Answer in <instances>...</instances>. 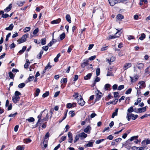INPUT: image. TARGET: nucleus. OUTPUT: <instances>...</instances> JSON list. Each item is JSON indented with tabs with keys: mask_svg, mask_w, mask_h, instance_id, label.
Here are the masks:
<instances>
[{
	"mask_svg": "<svg viewBox=\"0 0 150 150\" xmlns=\"http://www.w3.org/2000/svg\"><path fill=\"white\" fill-rule=\"evenodd\" d=\"M138 117V115H134V114L132 113L129 114L127 113L126 118L127 120L129 121L131 118H132V120H135Z\"/></svg>",
	"mask_w": 150,
	"mask_h": 150,
	"instance_id": "obj_1",
	"label": "nucleus"
},
{
	"mask_svg": "<svg viewBox=\"0 0 150 150\" xmlns=\"http://www.w3.org/2000/svg\"><path fill=\"white\" fill-rule=\"evenodd\" d=\"M29 34L26 33L23 35L21 38L17 40V41H19L18 44H21L22 43L25 42L26 41V38L28 37Z\"/></svg>",
	"mask_w": 150,
	"mask_h": 150,
	"instance_id": "obj_2",
	"label": "nucleus"
},
{
	"mask_svg": "<svg viewBox=\"0 0 150 150\" xmlns=\"http://www.w3.org/2000/svg\"><path fill=\"white\" fill-rule=\"evenodd\" d=\"M76 100L78 103L81 106L84 105L85 103V102L83 100L82 97L81 96H80L79 98H78Z\"/></svg>",
	"mask_w": 150,
	"mask_h": 150,
	"instance_id": "obj_3",
	"label": "nucleus"
},
{
	"mask_svg": "<svg viewBox=\"0 0 150 150\" xmlns=\"http://www.w3.org/2000/svg\"><path fill=\"white\" fill-rule=\"evenodd\" d=\"M120 30H118L117 32L114 35H110L109 36H108V37H107V40H109L110 39H114V38H117L119 37L120 35V34H119L118 35H116L117 34V33L119 32H120Z\"/></svg>",
	"mask_w": 150,
	"mask_h": 150,
	"instance_id": "obj_4",
	"label": "nucleus"
},
{
	"mask_svg": "<svg viewBox=\"0 0 150 150\" xmlns=\"http://www.w3.org/2000/svg\"><path fill=\"white\" fill-rule=\"evenodd\" d=\"M132 144V143L130 142L129 141L127 140L126 141V143L124 144V146L128 150H130L131 148V146Z\"/></svg>",
	"mask_w": 150,
	"mask_h": 150,
	"instance_id": "obj_5",
	"label": "nucleus"
},
{
	"mask_svg": "<svg viewBox=\"0 0 150 150\" xmlns=\"http://www.w3.org/2000/svg\"><path fill=\"white\" fill-rule=\"evenodd\" d=\"M147 107V106H146L142 108H139L137 109L138 111H135V112L137 113L144 112L146 110V108Z\"/></svg>",
	"mask_w": 150,
	"mask_h": 150,
	"instance_id": "obj_6",
	"label": "nucleus"
},
{
	"mask_svg": "<svg viewBox=\"0 0 150 150\" xmlns=\"http://www.w3.org/2000/svg\"><path fill=\"white\" fill-rule=\"evenodd\" d=\"M68 136L69 138L68 142L70 143H72L73 140L72 134L70 132H69L68 133Z\"/></svg>",
	"mask_w": 150,
	"mask_h": 150,
	"instance_id": "obj_7",
	"label": "nucleus"
},
{
	"mask_svg": "<svg viewBox=\"0 0 150 150\" xmlns=\"http://www.w3.org/2000/svg\"><path fill=\"white\" fill-rule=\"evenodd\" d=\"M111 6H114L115 4L118 3L117 0H108Z\"/></svg>",
	"mask_w": 150,
	"mask_h": 150,
	"instance_id": "obj_8",
	"label": "nucleus"
},
{
	"mask_svg": "<svg viewBox=\"0 0 150 150\" xmlns=\"http://www.w3.org/2000/svg\"><path fill=\"white\" fill-rule=\"evenodd\" d=\"M20 97L19 96H15L12 97V100L14 103H16L19 100Z\"/></svg>",
	"mask_w": 150,
	"mask_h": 150,
	"instance_id": "obj_9",
	"label": "nucleus"
},
{
	"mask_svg": "<svg viewBox=\"0 0 150 150\" xmlns=\"http://www.w3.org/2000/svg\"><path fill=\"white\" fill-rule=\"evenodd\" d=\"M131 66L132 64L130 63H125L123 67V69L125 70L131 67Z\"/></svg>",
	"mask_w": 150,
	"mask_h": 150,
	"instance_id": "obj_10",
	"label": "nucleus"
},
{
	"mask_svg": "<svg viewBox=\"0 0 150 150\" xmlns=\"http://www.w3.org/2000/svg\"><path fill=\"white\" fill-rule=\"evenodd\" d=\"M136 67L140 70H141L144 67V65L143 63H137L136 64Z\"/></svg>",
	"mask_w": 150,
	"mask_h": 150,
	"instance_id": "obj_11",
	"label": "nucleus"
},
{
	"mask_svg": "<svg viewBox=\"0 0 150 150\" xmlns=\"http://www.w3.org/2000/svg\"><path fill=\"white\" fill-rule=\"evenodd\" d=\"M61 21V19L60 18H58L56 20H53L51 22V23L52 24H58Z\"/></svg>",
	"mask_w": 150,
	"mask_h": 150,
	"instance_id": "obj_12",
	"label": "nucleus"
},
{
	"mask_svg": "<svg viewBox=\"0 0 150 150\" xmlns=\"http://www.w3.org/2000/svg\"><path fill=\"white\" fill-rule=\"evenodd\" d=\"M34 78L33 76H30L28 79L25 81V83H28L33 81Z\"/></svg>",
	"mask_w": 150,
	"mask_h": 150,
	"instance_id": "obj_13",
	"label": "nucleus"
},
{
	"mask_svg": "<svg viewBox=\"0 0 150 150\" xmlns=\"http://www.w3.org/2000/svg\"><path fill=\"white\" fill-rule=\"evenodd\" d=\"M92 73H89L87 74V75L86 76H85L84 77V79L85 80H87L88 79H90L92 75Z\"/></svg>",
	"mask_w": 150,
	"mask_h": 150,
	"instance_id": "obj_14",
	"label": "nucleus"
},
{
	"mask_svg": "<svg viewBox=\"0 0 150 150\" xmlns=\"http://www.w3.org/2000/svg\"><path fill=\"white\" fill-rule=\"evenodd\" d=\"M95 93L96 94V98L95 99L96 101L99 100L101 98L102 96L101 95H99V93H97L96 92H95Z\"/></svg>",
	"mask_w": 150,
	"mask_h": 150,
	"instance_id": "obj_15",
	"label": "nucleus"
},
{
	"mask_svg": "<svg viewBox=\"0 0 150 150\" xmlns=\"http://www.w3.org/2000/svg\"><path fill=\"white\" fill-rule=\"evenodd\" d=\"M94 142H91L90 141L88 142V143L85 144L84 146L85 147H92L93 146V144Z\"/></svg>",
	"mask_w": 150,
	"mask_h": 150,
	"instance_id": "obj_16",
	"label": "nucleus"
},
{
	"mask_svg": "<svg viewBox=\"0 0 150 150\" xmlns=\"http://www.w3.org/2000/svg\"><path fill=\"white\" fill-rule=\"evenodd\" d=\"M12 7V4H10L8 7H7L5 9H4V11L5 12H7L9 11L11 9Z\"/></svg>",
	"mask_w": 150,
	"mask_h": 150,
	"instance_id": "obj_17",
	"label": "nucleus"
},
{
	"mask_svg": "<svg viewBox=\"0 0 150 150\" xmlns=\"http://www.w3.org/2000/svg\"><path fill=\"white\" fill-rule=\"evenodd\" d=\"M80 137L81 138L84 139L86 138L87 136V134H85V133L83 132L80 134H79Z\"/></svg>",
	"mask_w": 150,
	"mask_h": 150,
	"instance_id": "obj_18",
	"label": "nucleus"
},
{
	"mask_svg": "<svg viewBox=\"0 0 150 150\" xmlns=\"http://www.w3.org/2000/svg\"><path fill=\"white\" fill-rule=\"evenodd\" d=\"M14 25L12 23L8 27H6L5 28L6 30H12L13 28Z\"/></svg>",
	"mask_w": 150,
	"mask_h": 150,
	"instance_id": "obj_19",
	"label": "nucleus"
},
{
	"mask_svg": "<svg viewBox=\"0 0 150 150\" xmlns=\"http://www.w3.org/2000/svg\"><path fill=\"white\" fill-rule=\"evenodd\" d=\"M116 18L118 20H121L124 18V16L122 14H119L117 16Z\"/></svg>",
	"mask_w": 150,
	"mask_h": 150,
	"instance_id": "obj_20",
	"label": "nucleus"
},
{
	"mask_svg": "<svg viewBox=\"0 0 150 150\" xmlns=\"http://www.w3.org/2000/svg\"><path fill=\"white\" fill-rule=\"evenodd\" d=\"M88 60H86V62H83L81 64V67L82 68H84L86 66L88 65Z\"/></svg>",
	"mask_w": 150,
	"mask_h": 150,
	"instance_id": "obj_21",
	"label": "nucleus"
},
{
	"mask_svg": "<svg viewBox=\"0 0 150 150\" xmlns=\"http://www.w3.org/2000/svg\"><path fill=\"white\" fill-rule=\"evenodd\" d=\"M130 78L131 80V81L132 82H133L136 81L138 79V76H137V75H136L134 77V79H133V78L131 76H130Z\"/></svg>",
	"mask_w": 150,
	"mask_h": 150,
	"instance_id": "obj_22",
	"label": "nucleus"
},
{
	"mask_svg": "<svg viewBox=\"0 0 150 150\" xmlns=\"http://www.w3.org/2000/svg\"><path fill=\"white\" fill-rule=\"evenodd\" d=\"M66 19L67 21L69 23H71V17L69 15L67 14L66 16Z\"/></svg>",
	"mask_w": 150,
	"mask_h": 150,
	"instance_id": "obj_23",
	"label": "nucleus"
},
{
	"mask_svg": "<svg viewBox=\"0 0 150 150\" xmlns=\"http://www.w3.org/2000/svg\"><path fill=\"white\" fill-rule=\"evenodd\" d=\"M44 111L45 110H44L43 111H41L40 112V114L38 116V122H40L41 120H42V119H41L42 115V113H43Z\"/></svg>",
	"mask_w": 150,
	"mask_h": 150,
	"instance_id": "obj_24",
	"label": "nucleus"
},
{
	"mask_svg": "<svg viewBox=\"0 0 150 150\" xmlns=\"http://www.w3.org/2000/svg\"><path fill=\"white\" fill-rule=\"evenodd\" d=\"M118 111V109L117 108L115 110V112H113L112 115V117L114 118L115 116H117V112Z\"/></svg>",
	"mask_w": 150,
	"mask_h": 150,
	"instance_id": "obj_25",
	"label": "nucleus"
},
{
	"mask_svg": "<svg viewBox=\"0 0 150 150\" xmlns=\"http://www.w3.org/2000/svg\"><path fill=\"white\" fill-rule=\"evenodd\" d=\"M65 34L64 33H63L59 35V38L60 40H63L65 37Z\"/></svg>",
	"mask_w": 150,
	"mask_h": 150,
	"instance_id": "obj_26",
	"label": "nucleus"
},
{
	"mask_svg": "<svg viewBox=\"0 0 150 150\" xmlns=\"http://www.w3.org/2000/svg\"><path fill=\"white\" fill-rule=\"evenodd\" d=\"M25 1H18L17 2V4L19 6H22L25 3Z\"/></svg>",
	"mask_w": 150,
	"mask_h": 150,
	"instance_id": "obj_27",
	"label": "nucleus"
},
{
	"mask_svg": "<svg viewBox=\"0 0 150 150\" xmlns=\"http://www.w3.org/2000/svg\"><path fill=\"white\" fill-rule=\"evenodd\" d=\"M91 129V127L89 126H87V127L84 129V131L86 133H89L88 132L89 131H90Z\"/></svg>",
	"mask_w": 150,
	"mask_h": 150,
	"instance_id": "obj_28",
	"label": "nucleus"
},
{
	"mask_svg": "<svg viewBox=\"0 0 150 150\" xmlns=\"http://www.w3.org/2000/svg\"><path fill=\"white\" fill-rule=\"evenodd\" d=\"M80 137L79 134H77L75 136L74 138V143H76V142L79 139Z\"/></svg>",
	"mask_w": 150,
	"mask_h": 150,
	"instance_id": "obj_29",
	"label": "nucleus"
},
{
	"mask_svg": "<svg viewBox=\"0 0 150 150\" xmlns=\"http://www.w3.org/2000/svg\"><path fill=\"white\" fill-rule=\"evenodd\" d=\"M43 51L42 50H41L39 54L37 55V58L38 59H40L41 58L43 54Z\"/></svg>",
	"mask_w": 150,
	"mask_h": 150,
	"instance_id": "obj_30",
	"label": "nucleus"
},
{
	"mask_svg": "<svg viewBox=\"0 0 150 150\" xmlns=\"http://www.w3.org/2000/svg\"><path fill=\"white\" fill-rule=\"evenodd\" d=\"M40 92V90L39 88H37L35 91V93H34L35 96H38Z\"/></svg>",
	"mask_w": 150,
	"mask_h": 150,
	"instance_id": "obj_31",
	"label": "nucleus"
},
{
	"mask_svg": "<svg viewBox=\"0 0 150 150\" xmlns=\"http://www.w3.org/2000/svg\"><path fill=\"white\" fill-rule=\"evenodd\" d=\"M50 62H49L47 66L45 67V70H47V69H51L52 67V66L50 65Z\"/></svg>",
	"mask_w": 150,
	"mask_h": 150,
	"instance_id": "obj_32",
	"label": "nucleus"
},
{
	"mask_svg": "<svg viewBox=\"0 0 150 150\" xmlns=\"http://www.w3.org/2000/svg\"><path fill=\"white\" fill-rule=\"evenodd\" d=\"M145 35L144 33H143L141 34V36L139 37V39L140 40H142L145 38Z\"/></svg>",
	"mask_w": 150,
	"mask_h": 150,
	"instance_id": "obj_33",
	"label": "nucleus"
},
{
	"mask_svg": "<svg viewBox=\"0 0 150 150\" xmlns=\"http://www.w3.org/2000/svg\"><path fill=\"white\" fill-rule=\"evenodd\" d=\"M26 120H27L30 122H33L35 121V119L33 117H30L28 118Z\"/></svg>",
	"mask_w": 150,
	"mask_h": 150,
	"instance_id": "obj_34",
	"label": "nucleus"
},
{
	"mask_svg": "<svg viewBox=\"0 0 150 150\" xmlns=\"http://www.w3.org/2000/svg\"><path fill=\"white\" fill-rule=\"evenodd\" d=\"M111 86V85L110 84L107 83L106 84L104 87V89L105 91H107L108 90V88H109Z\"/></svg>",
	"mask_w": 150,
	"mask_h": 150,
	"instance_id": "obj_35",
	"label": "nucleus"
},
{
	"mask_svg": "<svg viewBox=\"0 0 150 150\" xmlns=\"http://www.w3.org/2000/svg\"><path fill=\"white\" fill-rule=\"evenodd\" d=\"M25 84L24 83H23L19 84L18 86V87L19 88H23L25 86Z\"/></svg>",
	"mask_w": 150,
	"mask_h": 150,
	"instance_id": "obj_36",
	"label": "nucleus"
},
{
	"mask_svg": "<svg viewBox=\"0 0 150 150\" xmlns=\"http://www.w3.org/2000/svg\"><path fill=\"white\" fill-rule=\"evenodd\" d=\"M49 95V91H46V92L42 95V97L44 98H45L48 96Z\"/></svg>",
	"mask_w": 150,
	"mask_h": 150,
	"instance_id": "obj_37",
	"label": "nucleus"
},
{
	"mask_svg": "<svg viewBox=\"0 0 150 150\" xmlns=\"http://www.w3.org/2000/svg\"><path fill=\"white\" fill-rule=\"evenodd\" d=\"M134 111L133 107L132 106L130 107L127 110V112L129 113H131Z\"/></svg>",
	"mask_w": 150,
	"mask_h": 150,
	"instance_id": "obj_38",
	"label": "nucleus"
},
{
	"mask_svg": "<svg viewBox=\"0 0 150 150\" xmlns=\"http://www.w3.org/2000/svg\"><path fill=\"white\" fill-rule=\"evenodd\" d=\"M41 40V43L42 45H44L46 44V39L45 38L42 39Z\"/></svg>",
	"mask_w": 150,
	"mask_h": 150,
	"instance_id": "obj_39",
	"label": "nucleus"
},
{
	"mask_svg": "<svg viewBox=\"0 0 150 150\" xmlns=\"http://www.w3.org/2000/svg\"><path fill=\"white\" fill-rule=\"evenodd\" d=\"M8 74H9V76L10 78L11 79H13L14 76L13 75V74L12 73L11 71H10L8 73Z\"/></svg>",
	"mask_w": 150,
	"mask_h": 150,
	"instance_id": "obj_40",
	"label": "nucleus"
},
{
	"mask_svg": "<svg viewBox=\"0 0 150 150\" xmlns=\"http://www.w3.org/2000/svg\"><path fill=\"white\" fill-rule=\"evenodd\" d=\"M30 28L29 27H26L23 30L24 33H26L30 30Z\"/></svg>",
	"mask_w": 150,
	"mask_h": 150,
	"instance_id": "obj_41",
	"label": "nucleus"
},
{
	"mask_svg": "<svg viewBox=\"0 0 150 150\" xmlns=\"http://www.w3.org/2000/svg\"><path fill=\"white\" fill-rule=\"evenodd\" d=\"M118 1H118V3H122L126 4L128 3V1L127 0H119Z\"/></svg>",
	"mask_w": 150,
	"mask_h": 150,
	"instance_id": "obj_42",
	"label": "nucleus"
},
{
	"mask_svg": "<svg viewBox=\"0 0 150 150\" xmlns=\"http://www.w3.org/2000/svg\"><path fill=\"white\" fill-rule=\"evenodd\" d=\"M66 139V137L65 136H62L61 139H60L59 140V142L60 143L62 142L63 141L65 140Z\"/></svg>",
	"mask_w": 150,
	"mask_h": 150,
	"instance_id": "obj_43",
	"label": "nucleus"
},
{
	"mask_svg": "<svg viewBox=\"0 0 150 150\" xmlns=\"http://www.w3.org/2000/svg\"><path fill=\"white\" fill-rule=\"evenodd\" d=\"M141 99L140 98H138L136 102L134 103V105H137L139 103H140L141 101Z\"/></svg>",
	"mask_w": 150,
	"mask_h": 150,
	"instance_id": "obj_44",
	"label": "nucleus"
},
{
	"mask_svg": "<svg viewBox=\"0 0 150 150\" xmlns=\"http://www.w3.org/2000/svg\"><path fill=\"white\" fill-rule=\"evenodd\" d=\"M100 74V69L99 68H98L96 70V74L97 76H99Z\"/></svg>",
	"mask_w": 150,
	"mask_h": 150,
	"instance_id": "obj_45",
	"label": "nucleus"
},
{
	"mask_svg": "<svg viewBox=\"0 0 150 150\" xmlns=\"http://www.w3.org/2000/svg\"><path fill=\"white\" fill-rule=\"evenodd\" d=\"M67 78H64L63 79H62L61 80V83H66L67 82Z\"/></svg>",
	"mask_w": 150,
	"mask_h": 150,
	"instance_id": "obj_46",
	"label": "nucleus"
},
{
	"mask_svg": "<svg viewBox=\"0 0 150 150\" xmlns=\"http://www.w3.org/2000/svg\"><path fill=\"white\" fill-rule=\"evenodd\" d=\"M132 91V89L131 88H129L125 92V94H130Z\"/></svg>",
	"mask_w": 150,
	"mask_h": 150,
	"instance_id": "obj_47",
	"label": "nucleus"
},
{
	"mask_svg": "<svg viewBox=\"0 0 150 150\" xmlns=\"http://www.w3.org/2000/svg\"><path fill=\"white\" fill-rule=\"evenodd\" d=\"M21 95V93L18 91H16L15 92V96H19Z\"/></svg>",
	"mask_w": 150,
	"mask_h": 150,
	"instance_id": "obj_48",
	"label": "nucleus"
},
{
	"mask_svg": "<svg viewBox=\"0 0 150 150\" xmlns=\"http://www.w3.org/2000/svg\"><path fill=\"white\" fill-rule=\"evenodd\" d=\"M74 112V111L71 110L69 111V114H71V116L72 117H73L75 115Z\"/></svg>",
	"mask_w": 150,
	"mask_h": 150,
	"instance_id": "obj_49",
	"label": "nucleus"
},
{
	"mask_svg": "<svg viewBox=\"0 0 150 150\" xmlns=\"http://www.w3.org/2000/svg\"><path fill=\"white\" fill-rule=\"evenodd\" d=\"M9 15L7 13H4V14H3L1 16L2 17L4 18H7L9 16Z\"/></svg>",
	"mask_w": 150,
	"mask_h": 150,
	"instance_id": "obj_50",
	"label": "nucleus"
},
{
	"mask_svg": "<svg viewBox=\"0 0 150 150\" xmlns=\"http://www.w3.org/2000/svg\"><path fill=\"white\" fill-rule=\"evenodd\" d=\"M17 149L18 150H24V148L21 146L19 145L17 146Z\"/></svg>",
	"mask_w": 150,
	"mask_h": 150,
	"instance_id": "obj_51",
	"label": "nucleus"
},
{
	"mask_svg": "<svg viewBox=\"0 0 150 150\" xmlns=\"http://www.w3.org/2000/svg\"><path fill=\"white\" fill-rule=\"evenodd\" d=\"M124 88V85H121L119 86L117 88L118 90H121Z\"/></svg>",
	"mask_w": 150,
	"mask_h": 150,
	"instance_id": "obj_52",
	"label": "nucleus"
},
{
	"mask_svg": "<svg viewBox=\"0 0 150 150\" xmlns=\"http://www.w3.org/2000/svg\"><path fill=\"white\" fill-rule=\"evenodd\" d=\"M38 28H37L34 30L33 33L34 35H35L38 32Z\"/></svg>",
	"mask_w": 150,
	"mask_h": 150,
	"instance_id": "obj_53",
	"label": "nucleus"
},
{
	"mask_svg": "<svg viewBox=\"0 0 150 150\" xmlns=\"http://www.w3.org/2000/svg\"><path fill=\"white\" fill-rule=\"evenodd\" d=\"M48 45L47 46H45L42 47V49L46 51H47L48 49Z\"/></svg>",
	"mask_w": 150,
	"mask_h": 150,
	"instance_id": "obj_54",
	"label": "nucleus"
},
{
	"mask_svg": "<svg viewBox=\"0 0 150 150\" xmlns=\"http://www.w3.org/2000/svg\"><path fill=\"white\" fill-rule=\"evenodd\" d=\"M119 93L118 92H115L114 93V97L115 98L117 97L118 96Z\"/></svg>",
	"mask_w": 150,
	"mask_h": 150,
	"instance_id": "obj_55",
	"label": "nucleus"
},
{
	"mask_svg": "<svg viewBox=\"0 0 150 150\" xmlns=\"http://www.w3.org/2000/svg\"><path fill=\"white\" fill-rule=\"evenodd\" d=\"M96 58V55H94L92 56H91V57H90L89 59H88L91 60L92 61L94 59H95Z\"/></svg>",
	"mask_w": 150,
	"mask_h": 150,
	"instance_id": "obj_56",
	"label": "nucleus"
},
{
	"mask_svg": "<svg viewBox=\"0 0 150 150\" xmlns=\"http://www.w3.org/2000/svg\"><path fill=\"white\" fill-rule=\"evenodd\" d=\"M18 114L17 112H15V113L13 114H11L8 115V117H15L16 115Z\"/></svg>",
	"mask_w": 150,
	"mask_h": 150,
	"instance_id": "obj_57",
	"label": "nucleus"
},
{
	"mask_svg": "<svg viewBox=\"0 0 150 150\" xmlns=\"http://www.w3.org/2000/svg\"><path fill=\"white\" fill-rule=\"evenodd\" d=\"M106 76H113V75L112 74V72H110L109 71H108Z\"/></svg>",
	"mask_w": 150,
	"mask_h": 150,
	"instance_id": "obj_58",
	"label": "nucleus"
},
{
	"mask_svg": "<svg viewBox=\"0 0 150 150\" xmlns=\"http://www.w3.org/2000/svg\"><path fill=\"white\" fill-rule=\"evenodd\" d=\"M79 93H75V94L73 95V97H75V98L77 99L78 98H79V97L80 96H78Z\"/></svg>",
	"mask_w": 150,
	"mask_h": 150,
	"instance_id": "obj_59",
	"label": "nucleus"
},
{
	"mask_svg": "<svg viewBox=\"0 0 150 150\" xmlns=\"http://www.w3.org/2000/svg\"><path fill=\"white\" fill-rule=\"evenodd\" d=\"M113 137H114L113 136L111 135H110L107 137V139L110 140H111L113 139Z\"/></svg>",
	"mask_w": 150,
	"mask_h": 150,
	"instance_id": "obj_60",
	"label": "nucleus"
},
{
	"mask_svg": "<svg viewBox=\"0 0 150 150\" xmlns=\"http://www.w3.org/2000/svg\"><path fill=\"white\" fill-rule=\"evenodd\" d=\"M72 104H71V103H68L67 105V107L69 108H70L72 107Z\"/></svg>",
	"mask_w": 150,
	"mask_h": 150,
	"instance_id": "obj_61",
	"label": "nucleus"
},
{
	"mask_svg": "<svg viewBox=\"0 0 150 150\" xmlns=\"http://www.w3.org/2000/svg\"><path fill=\"white\" fill-rule=\"evenodd\" d=\"M100 80V78L99 77H97V76H96V78L95 79V80H94V81H95V82H99Z\"/></svg>",
	"mask_w": 150,
	"mask_h": 150,
	"instance_id": "obj_62",
	"label": "nucleus"
},
{
	"mask_svg": "<svg viewBox=\"0 0 150 150\" xmlns=\"http://www.w3.org/2000/svg\"><path fill=\"white\" fill-rule=\"evenodd\" d=\"M117 84H115L112 86V89L114 90H115L117 89Z\"/></svg>",
	"mask_w": 150,
	"mask_h": 150,
	"instance_id": "obj_63",
	"label": "nucleus"
},
{
	"mask_svg": "<svg viewBox=\"0 0 150 150\" xmlns=\"http://www.w3.org/2000/svg\"><path fill=\"white\" fill-rule=\"evenodd\" d=\"M15 47L16 45L14 44V43H13L10 45V49H12L14 48Z\"/></svg>",
	"mask_w": 150,
	"mask_h": 150,
	"instance_id": "obj_64",
	"label": "nucleus"
}]
</instances>
